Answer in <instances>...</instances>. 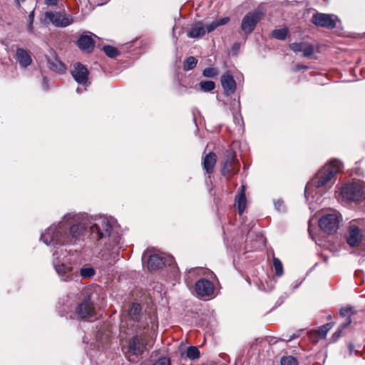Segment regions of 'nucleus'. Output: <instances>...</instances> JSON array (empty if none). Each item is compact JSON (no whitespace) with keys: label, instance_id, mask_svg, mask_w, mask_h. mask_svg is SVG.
Segmentation results:
<instances>
[{"label":"nucleus","instance_id":"obj_25","mask_svg":"<svg viewBox=\"0 0 365 365\" xmlns=\"http://www.w3.org/2000/svg\"><path fill=\"white\" fill-rule=\"evenodd\" d=\"M141 307L139 304L133 303L128 309V316L133 321H138L140 317Z\"/></svg>","mask_w":365,"mask_h":365},{"label":"nucleus","instance_id":"obj_16","mask_svg":"<svg viewBox=\"0 0 365 365\" xmlns=\"http://www.w3.org/2000/svg\"><path fill=\"white\" fill-rule=\"evenodd\" d=\"M289 48L294 53L302 52L304 57H310L314 52L313 45L307 42L292 43Z\"/></svg>","mask_w":365,"mask_h":365},{"label":"nucleus","instance_id":"obj_3","mask_svg":"<svg viewBox=\"0 0 365 365\" xmlns=\"http://www.w3.org/2000/svg\"><path fill=\"white\" fill-rule=\"evenodd\" d=\"M345 240L350 247H359L365 240L363 230L355 223H351L346 229Z\"/></svg>","mask_w":365,"mask_h":365},{"label":"nucleus","instance_id":"obj_32","mask_svg":"<svg viewBox=\"0 0 365 365\" xmlns=\"http://www.w3.org/2000/svg\"><path fill=\"white\" fill-rule=\"evenodd\" d=\"M288 33L287 29H276L272 31V36L277 39L284 40L285 39Z\"/></svg>","mask_w":365,"mask_h":365},{"label":"nucleus","instance_id":"obj_40","mask_svg":"<svg viewBox=\"0 0 365 365\" xmlns=\"http://www.w3.org/2000/svg\"><path fill=\"white\" fill-rule=\"evenodd\" d=\"M346 327L343 326L342 324L339 326L338 330L336 332H334V334L332 336V337L334 338V340H336L340 336V335L342 332V330Z\"/></svg>","mask_w":365,"mask_h":365},{"label":"nucleus","instance_id":"obj_33","mask_svg":"<svg viewBox=\"0 0 365 365\" xmlns=\"http://www.w3.org/2000/svg\"><path fill=\"white\" fill-rule=\"evenodd\" d=\"M103 50L105 53L110 58H114L119 54L118 49L112 46H105Z\"/></svg>","mask_w":365,"mask_h":365},{"label":"nucleus","instance_id":"obj_31","mask_svg":"<svg viewBox=\"0 0 365 365\" xmlns=\"http://www.w3.org/2000/svg\"><path fill=\"white\" fill-rule=\"evenodd\" d=\"M197 61L193 56H190L185 61L184 63V69L185 71H189L194 68L197 65Z\"/></svg>","mask_w":365,"mask_h":365},{"label":"nucleus","instance_id":"obj_20","mask_svg":"<svg viewBox=\"0 0 365 365\" xmlns=\"http://www.w3.org/2000/svg\"><path fill=\"white\" fill-rule=\"evenodd\" d=\"M78 47L86 52H91L94 48V41L87 35L81 36L78 40Z\"/></svg>","mask_w":365,"mask_h":365},{"label":"nucleus","instance_id":"obj_12","mask_svg":"<svg viewBox=\"0 0 365 365\" xmlns=\"http://www.w3.org/2000/svg\"><path fill=\"white\" fill-rule=\"evenodd\" d=\"M220 81L226 96L232 95L235 92L237 85L230 71L225 73L221 76Z\"/></svg>","mask_w":365,"mask_h":365},{"label":"nucleus","instance_id":"obj_17","mask_svg":"<svg viewBox=\"0 0 365 365\" xmlns=\"http://www.w3.org/2000/svg\"><path fill=\"white\" fill-rule=\"evenodd\" d=\"M15 56L22 68H26L32 63V58L29 52L24 48H17Z\"/></svg>","mask_w":365,"mask_h":365},{"label":"nucleus","instance_id":"obj_13","mask_svg":"<svg viewBox=\"0 0 365 365\" xmlns=\"http://www.w3.org/2000/svg\"><path fill=\"white\" fill-rule=\"evenodd\" d=\"M145 349V343L142 336H135L129 343L128 353L132 355H141Z\"/></svg>","mask_w":365,"mask_h":365},{"label":"nucleus","instance_id":"obj_19","mask_svg":"<svg viewBox=\"0 0 365 365\" xmlns=\"http://www.w3.org/2000/svg\"><path fill=\"white\" fill-rule=\"evenodd\" d=\"M332 324L327 323L319 328L317 331H312L309 333L310 339L314 341H317L321 339L325 338L328 331L331 329Z\"/></svg>","mask_w":365,"mask_h":365},{"label":"nucleus","instance_id":"obj_8","mask_svg":"<svg viewBox=\"0 0 365 365\" xmlns=\"http://www.w3.org/2000/svg\"><path fill=\"white\" fill-rule=\"evenodd\" d=\"M95 313L93 303L89 298H87L76 308L75 317L78 319H86L94 316Z\"/></svg>","mask_w":365,"mask_h":365},{"label":"nucleus","instance_id":"obj_35","mask_svg":"<svg viewBox=\"0 0 365 365\" xmlns=\"http://www.w3.org/2000/svg\"><path fill=\"white\" fill-rule=\"evenodd\" d=\"M218 74V71L214 67L207 68L203 70L202 75L207 78H212Z\"/></svg>","mask_w":365,"mask_h":365},{"label":"nucleus","instance_id":"obj_4","mask_svg":"<svg viewBox=\"0 0 365 365\" xmlns=\"http://www.w3.org/2000/svg\"><path fill=\"white\" fill-rule=\"evenodd\" d=\"M41 240L48 245L63 244L64 242L71 243L72 240L65 239L61 227L55 226L50 227L47 231L42 235Z\"/></svg>","mask_w":365,"mask_h":365},{"label":"nucleus","instance_id":"obj_18","mask_svg":"<svg viewBox=\"0 0 365 365\" xmlns=\"http://www.w3.org/2000/svg\"><path fill=\"white\" fill-rule=\"evenodd\" d=\"M216 163L217 155L215 153L210 152L205 155L202 160V165L207 173H213Z\"/></svg>","mask_w":365,"mask_h":365},{"label":"nucleus","instance_id":"obj_21","mask_svg":"<svg viewBox=\"0 0 365 365\" xmlns=\"http://www.w3.org/2000/svg\"><path fill=\"white\" fill-rule=\"evenodd\" d=\"M206 32L205 27L203 26L202 22L199 21L192 25L187 34V36L190 38H197L205 35Z\"/></svg>","mask_w":365,"mask_h":365},{"label":"nucleus","instance_id":"obj_37","mask_svg":"<svg viewBox=\"0 0 365 365\" xmlns=\"http://www.w3.org/2000/svg\"><path fill=\"white\" fill-rule=\"evenodd\" d=\"M95 271L91 267H83L81 269V275L84 278H89L93 276Z\"/></svg>","mask_w":365,"mask_h":365},{"label":"nucleus","instance_id":"obj_30","mask_svg":"<svg viewBox=\"0 0 365 365\" xmlns=\"http://www.w3.org/2000/svg\"><path fill=\"white\" fill-rule=\"evenodd\" d=\"M200 88L204 92H210L215 89V83L211 81H201L200 83Z\"/></svg>","mask_w":365,"mask_h":365},{"label":"nucleus","instance_id":"obj_11","mask_svg":"<svg viewBox=\"0 0 365 365\" xmlns=\"http://www.w3.org/2000/svg\"><path fill=\"white\" fill-rule=\"evenodd\" d=\"M262 14L259 12L249 13L242 19L241 28L246 33H251L257 23L260 20Z\"/></svg>","mask_w":365,"mask_h":365},{"label":"nucleus","instance_id":"obj_28","mask_svg":"<svg viewBox=\"0 0 365 365\" xmlns=\"http://www.w3.org/2000/svg\"><path fill=\"white\" fill-rule=\"evenodd\" d=\"M56 270L58 274L63 276V274H68L63 279L64 281H67L70 278V272H71V269L65 264H59L56 266Z\"/></svg>","mask_w":365,"mask_h":365},{"label":"nucleus","instance_id":"obj_15","mask_svg":"<svg viewBox=\"0 0 365 365\" xmlns=\"http://www.w3.org/2000/svg\"><path fill=\"white\" fill-rule=\"evenodd\" d=\"M195 291L199 296H210L214 292V286L210 281L202 279L195 283Z\"/></svg>","mask_w":365,"mask_h":365},{"label":"nucleus","instance_id":"obj_38","mask_svg":"<svg viewBox=\"0 0 365 365\" xmlns=\"http://www.w3.org/2000/svg\"><path fill=\"white\" fill-rule=\"evenodd\" d=\"M153 365H170V362L168 358L161 357Z\"/></svg>","mask_w":365,"mask_h":365},{"label":"nucleus","instance_id":"obj_26","mask_svg":"<svg viewBox=\"0 0 365 365\" xmlns=\"http://www.w3.org/2000/svg\"><path fill=\"white\" fill-rule=\"evenodd\" d=\"M48 63L49 68L55 72L63 73L66 70L64 64L57 58L48 60Z\"/></svg>","mask_w":365,"mask_h":365},{"label":"nucleus","instance_id":"obj_6","mask_svg":"<svg viewBox=\"0 0 365 365\" xmlns=\"http://www.w3.org/2000/svg\"><path fill=\"white\" fill-rule=\"evenodd\" d=\"M363 195V187L359 182L345 185L341 190V197L349 201H359Z\"/></svg>","mask_w":365,"mask_h":365},{"label":"nucleus","instance_id":"obj_1","mask_svg":"<svg viewBox=\"0 0 365 365\" xmlns=\"http://www.w3.org/2000/svg\"><path fill=\"white\" fill-rule=\"evenodd\" d=\"M113 222L106 217L96 219L83 218L81 221L71 227L70 233L72 239H77L84 234L89 227L91 237L93 240H100L111 235Z\"/></svg>","mask_w":365,"mask_h":365},{"label":"nucleus","instance_id":"obj_34","mask_svg":"<svg viewBox=\"0 0 365 365\" xmlns=\"http://www.w3.org/2000/svg\"><path fill=\"white\" fill-rule=\"evenodd\" d=\"M187 356L190 359H196L200 356V351L196 346H190L187 350Z\"/></svg>","mask_w":365,"mask_h":365},{"label":"nucleus","instance_id":"obj_44","mask_svg":"<svg viewBox=\"0 0 365 365\" xmlns=\"http://www.w3.org/2000/svg\"><path fill=\"white\" fill-rule=\"evenodd\" d=\"M348 348H349V354H351L353 350H354V346L351 344H349L348 345Z\"/></svg>","mask_w":365,"mask_h":365},{"label":"nucleus","instance_id":"obj_23","mask_svg":"<svg viewBox=\"0 0 365 365\" xmlns=\"http://www.w3.org/2000/svg\"><path fill=\"white\" fill-rule=\"evenodd\" d=\"M164 264L163 259L158 255H152L148 260V267L150 270L160 269Z\"/></svg>","mask_w":365,"mask_h":365},{"label":"nucleus","instance_id":"obj_22","mask_svg":"<svg viewBox=\"0 0 365 365\" xmlns=\"http://www.w3.org/2000/svg\"><path fill=\"white\" fill-rule=\"evenodd\" d=\"M245 187L242 185L240 189L238 195L235 197L237 209L240 214H242L246 207V197H245Z\"/></svg>","mask_w":365,"mask_h":365},{"label":"nucleus","instance_id":"obj_5","mask_svg":"<svg viewBox=\"0 0 365 365\" xmlns=\"http://www.w3.org/2000/svg\"><path fill=\"white\" fill-rule=\"evenodd\" d=\"M45 19L48 20L49 22L56 27H66L74 21L72 16L68 14L65 11H46L45 13Z\"/></svg>","mask_w":365,"mask_h":365},{"label":"nucleus","instance_id":"obj_2","mask_svg":"<svg viewBox=\"0 0 365 365\" xmlns=\"http://www.w3.org/2000/svg\"><path fill=\"white\" fill-rule=\"evenodd\" d=\"M342 164L338 160H333L326 164L311 180L305 187V194L310 195L314 189L324 187L336 173L341 170Z\"/></svg>","mask_w":365,"mask_h":365},{"label":"nucleus","instance_id":"obj_41","mask_svg":"<svg viewBox=\"0 0 365 365\" xmlns=\"http://www.w3.org/2000/svg\"><path fill=\"white\" fill-rule=\"evenodd\" d=\"M302 68H304V69H307V66H303V65H299V64H297L294 66V67L293 68V71H299L300 69Z\"/></svg>","mask_w":365,"mask_h":365},{"label":"nucleus","instance_id":"obj_39","mask_svg":"<svg viewBox=\"0 0 365 365\" xmlns=\"http://www.w3.org/2000/svg\"><path fill=\"white\" fill-rule=\"evenodd\" d=\"M274 207L276 210H277L279 212H284L285 211V205L283 201L282 200H277L274 203Z\"/></svg>","mask_w":365,"mask_h":365},{"label":"nucleus","instance_id":"obj_29","mask_svg":"<svg viewBox=\"0 0 365 365\" xmlns=\"http://www.w3.org/2000/svg\"><path fill=\"white\" fill-rule=\"evenodd\" d=\"M273 267L274 268V272H275V274L277 276V277H281L282 276L283 273H284V269H283V265H282V263L281 262V261L277 258V257H273Z\"/></svg>","mask_w":365,"mask_h":365},{"label":"nucleus","instance_id":"obj_36","mask_svg":"<svg viewBox=\"0 0 365 365\" xmlns=\"http://www.w3.org/2000/svg\"><path fill=\"white\" fill-rule=\"evenodd\" d=\"M281 365H297V361L292 356H284L281 359Z\"/></svg>","mask_w":365,"mask_h":365},{"label":"nucleus","instance_id":"obj_7","mask_svg":"<svg viewBox=\"0 0 365 365\" xmlns=\"http://www.w3.org/2000/svg\"><path fill=\"white\" fill-rule=\"evenodd\" d=\"M240 169L239 161L236 158V155L232 151H227L225 162L222 168V174L230 178L235 175Z\"/></svg>","mask_w":365,"mask_h":365},{"label":"nucleus","instance_id":"obj_27","mask_svg":"<svg viewBox=\"0 0 365 365\" xmlns=\"http://www.w3.org/2000/svg\"><path fill=\"white\" fill-rule=\"evenodd\" d=\"M353 313L352 309L350 307H346L340 310V315L346 317V321L342 323L343 326L348 327L351 324V319L350 317Z\"/></svg>","mask_w":365,"mask_h":365},{"label":"nucleus","instance_id":"obj_14","mask_svg":"<svg viewBox=\"0 0 365 365\" xmlns=\"http://www.w3.org/2000/svg\"><path fill=\"white\" fill-rule=\"evenodd\" d=\"M73 78L81 84H85L88 81V71L86 66L80 63H76L71 71Z\"/></svg>","mask_w":365,"mask_h":365},{"label":"nucleus","instance_id":"obj_9","mask_svg":"<svg viewBox=\"0 0 365 365\" xmlns=\"http://www.w3.org/2000/svg\"><path fill=\"white\" fill-rule=\"evenodd\" d=\"M339 217L336 213L327 214L322 216L319 222L320 228L325 232H335L339 227Z\"/></svg>","mask_w":365,"mask_h":365},{"label":"nucleus","instance_id":"obj_10","mask_svg":"<svg viewBox=\"0 0 365 365\" xmlns=\"http://www.w3.org/2000/svg\"><path fill=\"white\" fill-rule=\"evenodd\" d=\"M336 17L326 14L317 13L313 15L312 21L317 26L332 29L336 27Z\"/></svg>","mask_w":365,"mask_h":365},{"label":"nucleus","instance_id":"obj_42","mask_svg":"<svg viewBox=\"0 0 365 365\" xmlns=\"http://www.w3.org/2000/svg\"><path fill=\"white\" fill-rule=\"evenodd\" d=\"M29 21H30V25H29V29L31 30L32 29V22H33V20H34V11H32L30 14H29Z\"/></svg>","mask_w":365,"mask_h":365},{"label":"nucleus","instance_id":"obj_43","mask_svg":"<svg viewBox=\"0 0 365 365\" xmlns=\"http://www.w3.org/2000/svg\"><path fill=\"white\" fill-rule=\"evenodd\" d=\"M58 0H45V4L48 6H55L56 5Z\"/></svg>","mask_w":365,"mask_h":365},{"label":"nucleus","instance_id":"obj_24","mask_svg":"<svg viewBox=\"0 0 365 365\" xmlns=\"http://www.w3.org/2000/svg\"><path fill=\"white\" fill-rule=\"evenodd\" d=\"M230 21L229 17H223L220 19H217L210 24H207L205 27L206 31L207 33L212 32L215 31L218 26L225 25L227 24Z\"/></svg>","mask_w":365,"mask_h":365}]
</instances>
